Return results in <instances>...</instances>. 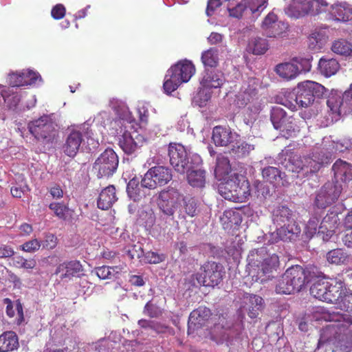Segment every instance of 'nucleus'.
Wrapping results in <instances>:
<instances>
[{
  "instance_id": "680f3d73",
  "label": "nucleus",
  "mask_w": 352,
  "mask_h": 352,
  "mask_svg": "<svg viewBox=\"0 0 352 352\" xmlns=\"http://www.w3.org/2000/svg\"><path fill=\"white\" fill-rule=\"evenodd\" d=\"M146 262L151 264H157L165 260V255L157 254L155 252H148L144 254Z\"/></svg>"
},
{
  "instance_id": "4be33fe9",
  "label": "nucleus",
  "mask_w": 352,
  "mask_h": 352,
  "mask_svg": "<svg viewBox=\"0 0 352 352\" xmlns=\"http://www.w3.org/2000/svg\"><path fill=\"white\" fill-rule=\"evenodd\" d=\"M82 265L78 261L64 262L60 264L56 270V274H59L60 278L70 279L72 277L78 276L82 272Z\"/></svg>"
},
{
  "instance_id": "4d7b16f0",
  "label": "nucleus",
  "mask_w": 352,
  "mask_h": 352,
  "mask_svg": "<svg viewBox=\"0 0 352 352\" xmlns=\"http://www.w3.org/2000/svg\"><path fill=\"white\" fill-rule=\"evenodd\" d=\"M110 186H107L100 192L98 199V207L103 210H107L110 208Z\"/></svg>"
},
{
  "instance_id": "13d9d810",
  "label": "nucleus",
  "mask_w": 352,
  "mask_h": 352,
  "mask_svg": "<svg viewBox=\"0 0 352 352\" xmlns=\"http://www.w3.org/2000/svg\"><path fill=\"white\" fill-rule=\"evenodd\" d=\"M41 246V242L37 239H33L21 245L20 249L25 252L33 253L38 250Z\"/></svg>"
},
{
  "instance_id": "f3484780",
  "label": "nucleus",
  "mask_w": 352,
  "mask_h": 352,
  "mask_svg": "<svg viewBox=\"0 0 352 352\" xmlns=\"http://www.w3.org/2000/svg\"><path fill=\"white\" fill-rule=\"evenodd\" d=\"M211 316L210 309L206 307H199L194 309L190 314L188 321V333L201 328L208 320Z\"/></svg>"
},
{
  "instance_id": "5fc2aeb1",
  "label": "nucleus",
  "mask_w": 352,
  "mask_h": 352,
  "mask_svg": "<svg viewBox=\"0 0 352 352\" xmlns=\"http://www.w3.org/2000/svg\"><path fill=\"white\" fill-rule=\"evenodd\" d=\"M124 250L131 259L140 258L144 256L142 245L140 243L126 246Z\"/></svg>"
},
{
  "instance_id": "3c124183",
  "label": "nucleus",
  "mask_w": 352,
  "mask_h": 352,
  "mask_svg": "<svg viewBox=\"0 0 352 352\" xmlns=\"http://www.w3.org/2000/svg\"><path fill=\"white\" fill-rule=\"evenodd\" d=\"M252 14L261 13L267 6V0H243Z\"/></svg>"
},
{
  "instance_id": "2eb2a0df",
  "label": "nucleus",
  "mask_w": 352,
  "mask_h": 352,
  "mask_svg": "<svg viewBox=\"0 0 352 352\" xmlns=\"http://www.w3.org/2000/svg\"><path fill=\"white\" fill-rule=\"evenodd\" d=\"M182 195L174 188H168L159 194L158 206L160 210L169 217H173L180 203Z\"/></svg>"
},
{
  "instance_id": "9d476101",
  "label": "nucleus",
  "mask_w": 352,
  "mask_h": 352,
  "mask_svg": "<svg viewBox=\"0 0 352 352\" xmlns=\"http://www.w3.org/2000/svg\"><path fill=\"white\" fill-rule=\"evenodd\" d=\"M325 88L314 81H305L298 84L296 100L299 107H307L313 104L316 98L322 97Z\"/></svg>"
},
{
  "instance_id": "f8f14e48",
  "label": "nucleus",
  "mask_w": 352,
  "mask_h": 352,
  "mask_svg": "<svg viewBox=\"0 0 352 352\" xmlns=\"http://www.w3.org/2000/svg\"><path fill=\"white\" fill-rule=\"evenodd\" d=\"M172 179L171 170L162 166L151 168L142 179V186L148 189H155L162 186Z\"/></svg>"
},
{
  "instance_id": "1a4fd4ad",
  "label": "nucleus",
  "mask_w": 352,
  "mask_h": 352,
  "mask_svg": "<svg viewBox=\"0 0 352 352\" xmlns=\"http://www.w3.org/2000/svg\"><path fill=\"white\" fill-rule=\"evenodd\" d=\"M223 274V267L220 263L208 261L201 266L195 276L199 285L213 287L221 282Z\"/></svg>"
},
{
  "instance_id": "338daca9",
  "label": "nucleus",
  "mask_w": 352,
  "mask_h": 352,
  "mask_svg": "<svg viewBox=\"0 0 352 352\" xmlns=\"http://www.w3.org/2000/svg\"><path fill=\"white\" fill-rule=\"evenodd\" d=\"M277 16L270 12L269 13L265 18L264 19L262 23V28L265 32L267 30H269L274 23L278 22Z\"/></svg>"
},
{
  "instance_id": "6e6d98bb",
  "label": "nucleus",
  "mask_w": 352,
  "mask_h": 352,
  "mask_svg": "<svg viewBox=\"0 0 352 352\" xmlns=\"http://www.w3.org/2000/svg\"><path fill=\"white\" fill-rule=\"evenodd\" d=\"M288 25L282 21L274 23L265 33L267 37H276L280 36L287 29Z\"/></svg>"
},
{
  "instance_id": "09e8293b",
  "label": "nucleus",
  "mask_w": 352,
  "mask_h": 352,
  "mask_svg": "<svg viewBox=\"0 0 352 352\" xmlns=\"http://www.w3.org/2000/svg\"><path fill=\"white\" fill-rule=\"evenodd\" d=\"M21 100L20 95L14 90V88H8L6 95L4 96V103L10 109H14L17 107Z\"/></svg>"
},
{
  "instance_id": "4c0bfd02",
  "label": "nucleus",
  "mask_w": 352,
  "mask_h": 352,
  "mask_svg": "<svg viewBox=\"0 0 352 352\" xmlns=\"http://www.w3.org/2000/svg\"><path fill=\"white\" fill-rule=\"evenodd\" d=\"M201 63L206 69L216 68L219 65V50L215 47H210L201 53Z\"/></svg>"
},
{
  "instance_id": "6ab92c4d",
  "label": "nucleus",
  "mask_w": 352,
  "mask_h": 352,
  "mask_svg": "<svg viewBox=\"0 0 352 352\" xmlns=\"http://www.w3.org/2000/svg\"><path fill=\"white\" fill-rule=\"evenodd\" d=\"M336 104L331 107L333 104L332 99L327 100V104L332 111H337L340 116H344L352 112V83L349 88L346 90L342 96L336 101Z\"/></svg>"
},
{
  "instance_id": "f03ea898",
  "label": "nucleus",
  "mask_w": 352,
  "mask_h": 352,
  "mask_svg": "<svg viewBox=\"0 0 352 352\" xmlns=\"http://www.w3.org/2000/svg\"><path fill=\"white\" fill-rule=\"evenodd\" d=\"M113 111L117 117L111 122V135L126 154L134 153L144 142V138L135 131L137 122L132 118L128 107L122 102L115 105Z\"/></svg>"
},
{
  "instance_id": "4468645a",
  "label": "nucleus",
  "mask_w": 352,
  "mask_h": 352,
  "mask_svg": "<svg viewBox=\"0 0 352 352\" xmlns=\"http://www.w3.org/2000/svg\"><path fill=\"white\" fill-rule=\"evenodd\" d=\"M311 65L308 60L294 58L291 62L278 64L275 68L276 74L282 78L291 80L296 78L302 71H309Z\"/></svg>"
},
{
  "instance_id": "052dcab7",
  "label": "nucleus",
  "mask_w": 352,
  "mask_h": 352,
  "mask_svg": "<svg viewBox=\"0 0 352 352\" xmlns=\"http://www.w3.org/2000/svg\"><path fill=\"white\" fill-rule=\"evenodd\" d=\"M228 10L230 16L239 19L242 17L244 12L248 10V8L243 0L240 3L237 4L235 7L232 8H228Z\"/></svg>"
},
{
  "instance_id": "0e129e2a",
  "label": "nucleus",
  "mask_w": 352,
  "mask_h": 352,
  "mask_svg": "<svg viewBox=\"0 0 352 352\" xmlns=\"http://www.w3.org/2000/svg\"><path fill=\"white\" fill-rule=\"evenodd\" d=\"M139 185L140 184L138 180L134 178L129 182L126 186V191L129 196L130 197L131 199H133L134 201L138 200L139 192H135L134 190H135V188L139 187Z\"/></svg>"
},
{
  "instance_id": "72a5a7b5",
  "label": "nucleus",
  "mask_w": 352,
  "mask_h": 352,
  "mask_svg": "<svg viewBox=\"0 0 352 352\" xmlns=\"http://www.w3.org/2000/svg\"><path fill=\"white\" fill-rule=\"evenodd\" d=\"M220 221L224 228H232L234 226H239L242 222V217L239 211L230 209L223 212L220 217Z\"/></svg>"
},
{
  "instance_id": "de8ad7c7",
  "label": "nucleus",
  "mask_w": 352,
  "mask_h": 352,
  "mask_svg": "<svg viewBox=\"0 0 352 352\" xmlns=\"http://www.w3.org/2000/svg\"><path fill=\"white\" fill-rule=\"evenodd\" d=\"M12 263L17 268H23L27 270H32L36 265V261L34 258L26 259L21 256L13 257Z\"/></svg>"
},
{
  "instance_id": "20e7f679",
  "label": "nucleus",
  "mask_w": 352,
  "mask_h": 352,
  "mask_svg": "<svg viewBox=\"0 0 352 352\" xmlns=\"http://www.w3.org/2000/svg\"><path fill=\"white\" fill-rule=\"evenodd\" d=\"M218 191L224 199L241 203L250 195V186L245 177L234 173L219 184Z\"/></svg>"
},
{
  "instance_id": "37998d69",
  "label": "nucleus",
  "mask_w": 352,
  "mask_h": 352,
  "mask_svg": "<svg viewBox=\"0 0 352 352\" xmlns=\"http://www.w3.org/2000/svg\"><path fill=\"white\" fill-rule=\"evenodd\" d=\"M263 298L257 295H250L248 298V315L251 318H256L259 311L263 307Z\"/></svg>"
},
{
  "instance_id": "603ef678",
  "label": "nucleus",
  "mask_w": 352,
  "mask_h": 352,
  "mask_svg": "<svg viewBox=\"0 0 352 352\" xmlns=\"http://www.w3.org/2000/svg\"><path fill=\"white\" fill-rule=\"evenodd\" d=\"M148 104L140 103L137 107V113L139 118L140 125L146 126L148 123L149 110Z\"/></svg>"
},
{
  "instance_id": "58836bf2",
  "label": "nucleus",
  "mask_w": 352,
  "mask_h": 352,
  "mask_svg": "<svg viewBox=\"0 0 352 352\" xmlns=\"http://www.w3.org/2000/svg\"><path fill=\"white\" fill-rule=\"evenodd\" d=\"M305 123V120H297L296 118L290 116L283 125L282 130H280L283 133V136L286 138L293 137L299 133L302 124Z\"/></svg>"
},
{
  "instance_id": "c03bdc74",
  "label": "nucleus",
  "mask_w": 352,
  "mask_h": 352,
  "mask_svg": "<svg viewBox=\"0 0 352 352\" xmlns=\"http://www.w3.org/2000/svg\"><path fill=\"white\" fill-rule=\"evenodd\" d=\"M253 148V146L246 142L239 140L232 144L230 153L236 157L241 158L248 155Z\"/></svg>"
},
{
  "instance_id": "c756f323",
  "label": "nucleus",
  "mask_w": 352,
  "mask_h": 352,
  "mask_svg": "<svg viewBox=\"0 0 352 352\" xmlns=\"http://www.w3.org/2000/svg\"><path fill=\"white\" fill-rule=\"evenodd\" d=\"M187 180L193 188H202L205 186L206 175L205 170L189 168L187 170Z\"/></svg>"
},
{
  "instance_id": "ddd939ff",
  "label": "nucleus",
  "mask_w": 352,
  "mask_h": 352,
  "mask_svg": "<svg viewBox=\"0 0 352 352\" xmlns=\"http://www.w3.org/2000/svg\"><path fill=\"white\" fill-rule=\"evenodd\" d=\"M342 190V184L338 182H328L318 190L315 199V204L319 208H326L336 203Z\"/></svg>"
},
{
  "instance_id": "a19ab883",
  "label": "nucleus",
  "mask_w": 352,
  "mask_h": 352,
  "mask_svg": "<svg viewBox=\"0 0 352 352\" xmlns=\"http://www.w3.org/2000/svg\"><path fill=\"white\" fill-rule=\"evenodd\" d=\"M289 117L284 109L279 107H274L271 110L270 120L276 130H282L283 125Z\"/></svg>"
},
{
  "instance_id": "8fccbe9b",
  "label": "nucleus",
  "mask_w": 352,
  "mask_h": 352,
  "mask_svg": "<svg viewBox=\"0 0 352 352\" xmlns=\"http://www.w3.org/2000/svg\"><path fill=\"white\" fill-rule=\"evenodd\" d=\"M321 223L323 224L324 226L327 227L329 234H331V232H335L339 223L338 214L333 212L327 213L322 220Z\"/></svg>"
},
{
  "instance_id": "c85d7f7f",
  "label": "nucleus",
  "mask_w": 352,
  "mask_h": 352,
  "mask_svg": "<svg viewBox=\"0 0 352 352\" xmlns=\"http://www.w3.org/2000/svg\"><path fill=\"white\" fill-rule=\"evenodd\" d=\"M330 278L323 277L322 278L316 280L310 287V294L315 298L325 302L327 295V289L329 288Z\"/></svg>"
},
{
  "instance_id": "5701e85b",
  "label": "nucleus",
  "mask_w": 352,
  "mask_h": 352,
  "mask_svg": "<svg viewBox=\"0 0 352 352\" xmlns=\"http://www.w3.org/2000/svg\"><path fill=\"white\" fill-rule=\"evenodd\" d=\"M182 209L179 217L185 219L186 216L189 217H195L199 212V203L198 200L191 196L182 197Z\"/></svg>"
},
{
  "instance_id": "bb28decb",
  "label": "nucleus",
  "mask_w": 352,
  "mask_h": 352,
  "mask_svg": "<svg viewBox=\"0 0 352 352\" xmlns=\"http://www.w3.org/2000/svg\"><path fill=\"white\" fill-rule=\"evenodd\" d=\"M332 170L337 181L346 182L352 179V166L345 161L340 159L336 160Z\"/></svg>"
},
{
  "instance_id": "cd10ccee",
  "label": "nucleus",
  "mask_w": 352,
  "mask_h": 352,
  "mask_svg": "<svg viewBox=\"0 0 352 352\" xmlns=\"http://www.w3.org/2000/svg\"><path fill=\"white\" fill-rule=\"evenodd\" d=\"M232 168L229 159L220 154L216 160V166L214 168V176L219 180H227V177L231 173Z\"/></svg>"
},
{
  "instance_id": "f257e3e1",
  "label": "nucleus",
  "mask_w": 352,
  "mask_h": 352,
  "mask_svg": "<svg viewBox=\"0 0 352 352\" xmlns=\"http://www.w3.org/2000/svg\"><path fill=\"white\" fill-rule=\"evenodd\" d=\"M316 320L333 321L334 323L323 327L318 343V348L324 346L326 351L332 352H349L352 347L351 331L349 327L352 318L318 307L314 314Z\"/></svg>"
},
{
  "instance_id": "423d86ee",
  "label": "nucleus",
  "mask_w": 352,
  "mask_h": 352,
  "mask_svg": "<svg viewBox=\"0 0 352 352\" xmlns=\"http://www.w3.org/2000/svg\"><path fill=\"white\" fill-rule=\"evenodd\" d=\"M195 72L193 63L188 60L178 61L168 69L163 87L166 93L171 94L182 83L187 82Z\"/></svg>"
},
{
  "instance_id": "412c9836",
  "label": "nucleus",
  "mask_w": 352,
  "mask_h": 352,
  "mask_svg": "<svg viewBox=\"0 0 352 352\" xmlns=\"http://www.w3.org/2000/svg\"><path fill=\"white\" fill-rule=\"evenodd\" d=\"M224 79L221 72L212 69H205L200 82L205 88H218L223 83Z\"/></svg>"
},
{
  "instance_id": "a211bd4d",
  "label": "nucleus",
  "mask_w": 352,
  "mask_h": 352,
  "mask_svg": "<svg viewBox=\"0 0 352 352\" xmlns=\"http://www.w3.org/2000/svg\"><path fill=\"white\" fill-rule=\"evenodd\" d=\"M82 141V136L80 130L71 129L63 145V153L70 157H75L80 149Z\"/></svg>"
},
{
  "instance_id": "aec40b11",
  "label": "nucleus",
  "mask_w": 352,
  "mask_h": 352,
  "mask_svg": "<svg viewBox=\"0 0 352 352\" xmlns=\"http://www.w3.org/2000/svg\"><path fill=\"white\" fill-rule=\"evenodd\" d=\"M237 136L232 133L230 128L217 126L212 130V140L217 146H226L234 142V137Z\"/></svg>"
},
{
  "instance_id": "dca6fc26",
  "label": "nucleus",
  "mask_w": 352,
  "mask_h": 352,
  "mask_svg": "<svg viewBox=\"0 0 352 352\" xmlns=\"http://www.w3.org/2000/svg\"><path fill=\"white\" fill-rule=\"evenodd\" d=\"M168 153L170 164L174 169L179 173H184L189 164L186 148L181 144L171 142L168 145Z\"/></svg>"
},
{
  "instance_id": "e433bc0d",
  "label": "nucleus",
  "mask_w": 352,
  "mask_h": 352,
  "mask_svg": "<svg viewBox=\"0 0 352 352\" xmlns=\"http://www.w3.org/2000/svg\"><path fill=\"white\" fill-rule=\"evenodd\" d=\"M7 302L6 314L10 318H15L17 324H21L24 320L23 311L22 304L19 300H16L12 303L8 298H6Z\"/></svg>"
},
{
  "instance_id": "7ed1b4c3",
  "label": "nucleus",
  "mask_w": 352,
  "mask_h": 352,
  "mask_svg": "<svg viewBox=\"0 0 352 352\" xmlns=\"http://www.w3.org/2000/svg\"><path fill=\"white\" fill-rule=\"evenodd\" d=\"M248 261L250 265L257 268L255 280L261 283L273 277V273L277 271L280 264L278 255H267L265 248L251 250L248 256Z\"/></svg>"
},
{
  "instance_id": "49530a36",
  "label": "nucleus",
  "mask_w": 352,
  "mask_h": 352,
  "mask_svg": "<svg viewBox=\"0 0 352 352\" xmlns=\"http://www.w3.org/2000/svg\"><path fill=\"white\" fill-rule=\"evenodd\" d=\"M333 52L340 55H350L352 52L351 45L346 40L335 41L331 46Z\"/></svg>"
},
{
  "instance_id": "9b49d317",
  "label": "nucleus",
  "mask_w": 352,
  "mask_h": 352,
  "mask_svg": "<svg viewBox=\"0 0 352 352\" xmlns=\"http://www.w3.org/2000/svg\"><path fill=\"white\" fill-rule=\"evenodd\" d=\"M6 82L10 85V88L14 89L23 86H40L43 84V79L38 72L28 69L10 72Z\"/></svg>"
},
{
  "instance_id": "864d4df0",
  "label": "nucleus",
  "mask_w": 352,
  "mask_h": 352,
  "mask_svg": "<svg viewBox=\"0 0 352 352\" xmlns=\"http://www.w3.org/2000/svg\"><path fill=\"white\" fill-rule=\"evenodd\" d=\"M49 208L57 217L60 219H66L69 208L65 204L60 202H53L49 205Z\"/></svg>"
},
{
  "instance_id": "c9c22d12",
  "label": "nucleus",
  "mask_w": 352,
  "mask_h": 352,
  "mask_svg": "<svg viewBox=\"0 0 352 352\" xmlns=\"http://www.w3.org/2000/svg\"><path fill=\"white\" fill-rule=\"evenodd\" d=\"M340 68V64L335 58H321L318 63V69L320 72L329 77L336 74Z\"/></svg>"
},
{
  "instance_id": "f704fd0d",
  "label": "nucleus",
  "mask_w": 352,
  "mask_h": 352,
  "mask_svg": "<svg viewBox=\"0 0 352 352\" xmlns=\"http://www.w3.org/2000/svg\"><path fill=\"white\" fill-rule=\"evenodd\" d=\"M326 259L329 263L332 265H344L349 259V254L342 248H336L327 253Z\"/></svg>"
},
{
  "instance_id": "7c9ffc66",
  "label": "nucleus",
  "mask_w": 352,
  "mask_h": 352,
  "mask_svg": "<svg viewBox=\"0 0 352 352\" xmlns=\"http://www.w3.org/2000/svg\"><path fill=\"white\" fill-rule=\"evenodd\" d=\"M109 157L108 149H106L95 162L94 169L98 171L97 176L98 178L109 177L110 173Z\"/></svg>"
},
{
  "instance_id": "bf43d9fd",
  "label": "nucleus",
  "mask_w": 352,
  "mask_h": 352,
  "mask_svg": "<svg viewBox=\"0 0 352 352\" xmlns=\"http://www.w3.org/2000/svg\"><path fill=\"white\" fill-rule=\"evenodd\" d=\"M296 95L294 92H289L285 96L281 104L292 111L297 110L296 107L298 106V102L296 100Z\"/></svg>"
},
{
  "instance_id": "393cba45",
  "label": "nucleus",
  "mask_w": 352,
  "mask_h": 352,
  "mask_svg": "<svg viewBox=\"0 0 352 352\" xmlns=\"http://www.w3.org/2000/svg\"><path fill=\"white\" fill-rule=\"evenodd\" d=\"M328 11L336 21L345 22L352 20V7L345 2L331 5Z\"/></svg>"
},
{
  "instance_id": "e2e57ef3",
  "label": "nucleus",
  "mask_w": 352,
  "mask_h": 352,
  "mask_svg": "<svg viewBox=\"0 0 352 352\" xmlns=\"http://www.w3.org/2000/svg\"><path fill=\"white\" fill-rule=\"evenodd\" d=\"M338 303L346 311L352 312V293L346 292V290L344 291V294L342 295V298Z\"/></svg>"
},
{
  "instance_id": "79ce46f5",
  "label": "nucleus",
  "mask_w": 352,
  "mask_h": 352,
  "mask_svg": "<svg viewBox=\"0 0 352 352\" xmlns=\"http://www.w3.org/2000/svg\"><path fill=\"white\" fill-rule=\"evenodd\" d=\"M318 155H320V153H318ZM313 157L315 159L310 157H304L307 173L318 172L323 164H328L329 161L328 157H324V155L320 158L319 156L315 154Z\"/></svg>"
},
{
  "instance_id": "2f4dec72",
  "label": "nucleus",
  "mask_w": 352,
  "mask_h": 352,
  "mask_svg": "<svg viewBox=\"0 0 352 352\" xmlns=\"http://www.w3.org/2000/svg\"><path fill=\"white\" fill-rule=\"evenodd\" d=\"M18 338L13 331H6L0 336V352H8L16 349Z\"/></svg>"
},
{
  "instance_id": "a18cd8bd",
  "label": "nucleus",
  "mask_w": 352,
  "mask_h": 352,
  "mask_svg": "<svg viewBox=\"0 0 352 352\" xmlns=\"http://www.w3.org/2000/svg\"><path fill=\"white\" fill-rule=\"evenodd\" d=\"M262 176L265 182L274 184L281 179V172L276 167L267 166L263 168Z\"/></svg>"
},
{
  "instance_id": "0eeeda50",
  "label": "nucleus",
  "mask_w": 352,
  "mask_h": 352,
  "mask_svg": "<svg viewBox=\"0 0 352 352\" xmlns=\"http://www.w3.org/2000/svg\"><path fill=\"white\" fill-rule=\"evenodd\" d=\"M56 124L51 116L44 115L28 123L30 133L38 141L50 144L57 135Z\"/></svg>"
},
{
  "instance_id": "b1692460",
  "label": "nucleus",
  "mask_w": 352,
  "mask_h": 352,
  "mask_svg": "<svg viewBox=\"0 0 352 352\" xmlns=\"http://www.w3.org/2000/svg\"><path fill=\"white\" fill-rule=\"evenodd\" d=\"M329 288L327 289L326 302L338 303L346 290L344 283L340 279L331 278L329 282Z\"/></svg>"
},
{
  "instance_id": "a878e982",
  "label": "nucleus",
  "mask_w": 352,
  "mask_h": 352,
  "mask_svg": "<svg viewBox=\"0 0 352 352\" xmlns=\"http://www.w3.org/2000/svg\"><path fill=\"white\" fill-rule=\"evenodd\" d=\"M279 226L280 228H276V234L280 240L285 241L294 240L301 231L295 221L283 223Z\"/></svg>"
},
{
  "instance_id": "6e6552de",
  "label": "nucleus",
  "mask_w": 352,
  "mask_h": 352,
  "mask_svg": "<svg viewBox=\"0 0 352 352\" xmlns=\"http://www.w3.org/2000/svg\"><path fill=\"white\" fill-rule=\"evenodd\" d=\"M327 10L329 4L325 0H293L285 8V13L298 18L308 14L316 15Z\"/></svg>"
},
{
  "instance_id": "473e14b6",
  "label": "nucleus",
  "mask_w": 352,
  "mask_h": 352,
  "mask_svg": "<svg viewBox=\"0 0 352 352\" xmlns=\"http://www.w3.org/2000/svg\"><path fill=\"white\" fill-rule=\"evenodd\" d=\"M292 211L287 206H278L273 212V222L278 227L288 222L294 221Z\"/></svg>"
},
{
  "instance_id": "774afa93",
  "label": "nucleus",
  "mask_w": 352,
  "mask_h": 352,
  "mask_svg": "<svg viewBox=\"0 0 352 352\" xmlns=\"http://www.w3.org/2000/svg\"><path fill=\"white\" fill-rule=\"evenodd\" d=\"M153 331H155L157 333H168L169 334H173L174 330L173 328L166 326L165 324H161L160 322L154 321L153 326Z\"/></svg>"
},
{
  "instance_id": "39448f33",
  "label": "nucleus",
  "mask_w": 352,
  "mask_h": 352,
  "mask_svg": "<svg viewBox=\"0 0 352 352\" xmlns=\"http://www.w3.org/2000/svg\"><path fill=\"white\" fill-rule=\"evenodd\" d=\"M307 272H310L309 268L304 269L298 265L288 268L278 280L276 292L280 294H291L299 292L306 283L310 281Z\"/></svg>"
},
{
  "instance_id": "ea45409f",
  "label": "nucleus",
  "mask_w": 352,
  "mask_h": 352,
  "mask_svg": "<svg viewBox=\"0 0 352 352\" xmlns=\"http://www.w3.org/2000/svg\"><path fill=\"white\" fill-rule=\"evenodd\" d=\"M269 49L267 39L261 37H255L250 40L248 50L255 55L264 54Z\"/></svg>"
},
{
  "instance_id": "69168bd1",
  "label": "nucleus",
  "mask_w": 352,
  "mask_h": 352,
  "mask_svg": "<svg viewBox=\"0 0 352 352\" xmlns=\"http://www.w3.org/2000/svg\"><path fill=\"white\" fill-rule=\"evenodd\" d=\"M66 14L65 7L61 4L58 3L52 7L51 10V16L55 20H60L63 19Z\"/></svg>"
}]
</instances>
